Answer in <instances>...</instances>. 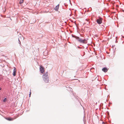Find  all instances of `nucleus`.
Returning a JSON list of instances; mask_svg holds the SVG:
<instances>
[{
	"mask_svg": "<svg viewBox=\"0 0 124 124\" xmlns=\"http://www.w3.org/2000/svg\"><path fill=\"white\" fill-rule=\"evenodd\" d=\"M76 38L80 43L85 44L87 43V41L85 39L83 40L81 39L80 38L78 37H76Z\"/></svg>",
	"mask_w": 124,
	"mask_h": 124,
	"instance_id": "obj_1",
	"label": "nucleus"
},
{
	"mask_svg": "<svg viewBox=\"0 0 124 124\" xmlns=\"http://www.w3.org/2000/svg\"><path fill=\"white\" fill-rule=\"evenodd\" d=\"M39 70L40 73H43L45 71V69L41 65L40 66Z\"/></svg>",
	"mask_w": 124,
	"mask_h": 124,
	"instance_id": "obj_2",
	"label": "nucleus"
},
{
	"mask_svg": "<svg viewBox=\"0 0 124 124\" xmlns=\"http://www.w3.org/2000/svg\"><path fill=\"white\" fill-rule=\"evenodd\" d=\"M102 19L101 18H100L98 19L97 20V23L99 24H101L102 22Z\"/></svg>",
	"mask_w": 124,
	"mask_h": 124,
	"instance_id": "obj_3",
	"label": "nucleus"
},
{
	"mask_svg": "<svg viewBox=\"0 0 124 124\" xmlns=\"http://www.w3.org/2000/svg\"><path fill=\"white\" fill-rule=\"evenodd\" d=\"M48 72H46L43 75V78H45L46 77H48Z\"/></svg>",
	"mask_w": 124,
	"mask_h": 124,
	"instance_id": "obj_4",
	"label": "nucleus"
},
{
	"mask_svg": "<svg viewBox=\"0 0 124 124\" xmlns=\"http://www.w3.org/2000/svg\"><path fill=\"white\" fill-rule=\"evenodd\" d=\"M44 81L46 83H48L49 82V78L48 77L43 78Z\"/></svg>",
	"mask_w": 124,
	"mask_h": 124,
	"instance_id": "obj_5",
	"label": "nucleus"
},
{
	"mask_svg": "<svg viewBox=\"0 0 124 124\" xmlns=\"http://www.w3.org/2000/svg\"><path fill=\"white\" fill-rule=\"evenodd\" d=\"M16 68L14 67V69L13 70V75L14 76H15L16 75Z\"/></svg>",
	"mask_w": 124,
	"mask_h": 124,
	"instance_id": "obj_6",
	"label": "nucleus"
},
{
	"mask_svg": "<svg viewBox=\"0 0 124 124\" xmlns=\"http://www.w3.org/2000/svg\"><path fill=\"white\" fill-rule=\"evenodd\" d=\"M102 70L105 72H106L108 71V69L106 68H103Z\"/></svg>",
	"mask_w": 124,
	"mask_h": 124,
	"instance_id": "obj_7",
	"label": "nucleus"
},
{
	"mask_svg": "<svg viewBox=\"0 0 124 124\" xmlns=\"http://www.w3.org/2000/svg\"><path fill=\"white\" fill-rule=\"evenodd\" d=\"M59 4H58V5H57L55 7L54 9L55 10H56L57 11H58V10L59 9Z\"/></svg>",
	"mask_w": 124,
	"mask_h": 124,
	"instance_id": "obj_8",
	"label": "nucleus"
},
{
	"mask_svg": "<svg viewBox=\"0 0 124 124\" xmlns=\"http://www.w3.org/2000/svg\"><path fill=\"white\" fill-rule=\"evenodd\" d=\"M7 120L9 121H12L14 120V119L13 118H9L6 119Z\"/></svg>",
	"mask_w": 124,
	"mask_h": 124,
	"instance_id": "obj_9",
	"label": "nucleus"
},
{
	"mask_svg": "<svg viewBox=\"0 0 124 124\" xmlns=\"http://www.w3.org/2000/svg\"><path fill=\"white\" fill-rule=\"evenodd\" d=\"M24 0H20V1L19 2V4H21L23 3L24 2Z\"/></svg>",
	"mask_w": 124,
	"mask_h": 124,
	"instance_id": "obj_10",
	"label": "nucleus"
},
{
	"mask_svg": "<svg viewBox=\"0 0 124 124\" xmlns=\"http://www.w3.org/2000/svg\"><path fill=\"white\" fill-rule=\"evenodd\" d=\"M7 99L6 98H5L3 100V101L4 102H5L6 101H7Z\"/></svg>",
	"mask_w": 124,
	"mask_h": 124,
	"instance_id": "obj_11",
	"label": "nucleus"
},
{
	"mask_svg": "<svg viewBox=\"0 0 124 124\" xmlns=\"http://www.w3.org/2000/svg\"><path fill=\"white\" fill-rule=\"evenodd\" d=\"M31 92H30V94H29V97H30V96H31Z\"/></svg>",
	"mask_w": 124,
	"mask_h": 124,
	"instance_id": "obj_12",
	"label": "nucleus"
},
{
	"mask_svg": "<svg viewBox=\"0 0 124 124\" xmlns=\"http://www.w3.org/2000/svg\"><path fill=\"white\" fill-rule=\"evenodd\" d=\"M18 40H19V42H20V44H21V42H20V40H19V39H18Z\"/></svg>",
	"mask_w": 124,
	"mask_h": 124,
	"instance_id": "obj_13",
	"label": "nucleus"
},
{
	"mask_svg": "<svg viewBox=\"0 0 124 124\" xmlns=\"http://www.w3.org/2000/svg\"><path fill=\"white\" fill-rule=\"evenodd\" d=\"M1 88L0 87V90H1Z\"/></svg>",
	"mask_w": 124,
	"mask_h": 124,
	"instance_id": "obj_14",
	"label": "nucleus"
}]
</instances>
